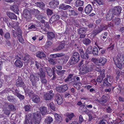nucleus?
<instances>
[{"label": "nucleus", "mask_w": 124, "mask_h": 124, "mask_svg": "<svg viewBox=\"0 0 124 124\" xmlns=\"http://www.w3.org/2000/svg\"><path fill=\"white\" fill-rule=\"evenodd\" d=\"M27 118H31L34 124H39L41 119V115L39 112L33 113V114H30L26 115Z\"/></svg>", "instance_id": "1"}, {"label": "nucleus", "mask_w": 124, "mask_h": 124, "mask_svg": "<svg viewBox=\"0 0 124 124\" xmlns=\"http://www.w3.org/2000/svg\"><path fill=\"white\" fill-rule=\"evenodd\" d=\"M115 15L118 16L120 14L122 10V8L120 6H116L114 8L110 9Z\"/></svg>", "instance_id": "2"}, {"label": "nucleus", "mask_w": 124, "mask_h": 124, "mask_svg": "<svg viewBox=\"0 0 124 124\" xmlns=\"http://www.w3.org/2000/svg\"><path fill=\"white\" fill-rule=\"evenodd\" d=\"M23 14L24 17L27 21H29L31 19L32 17L31 12L27 9H25L23 11Z\"/></svg>", "instance_id": "3"}, {"label": "nucleus", "mask_w": 124, "mask_h": 124, "mask_svg": "<svg viewBox=\"0 0 124 124\" xmlns=\"http://www.w3.org/2000/svg\"><path fill=\"white\" fill-rule=\"evenodd\" d=\"M30 80L33 86H36L37 82L39 80V76H35L33 74H31L30 76Z\"/></svg>", "instance_id": "4"}, {"label": "nucleus", "mask_w": 124, "mask_h": 124, "mask_svg": "<svg viewBox=\"0 0 124 124\" xmlns=\"http://www.w3.org/2000/svg\"><path fill=\"white\" fill-rule=\"evenodd\" d=\"M79 56L78 53L75 52L73 54V56L70 59V62H78L79 60Z\"/></svg>", "instance_id": "5"}, {"label": "nucleus", "mask_w": 124, "mask_h": 124, "mask_svg": "<svg viewBox=\"0 0 124 124\" xmlns=\"http://www.w3.org/2000/svg\"><path fill=\"white\" fill-rule=\"evenodd\" d=\"M110 78V76L108 74L106 75V77L103 80V85L107 88L108 86H110L112 85L111 84L109 83L108 82V79Z\"/></svg>", "instance_id": "6"}, {"label": "nucleus", "mask_w": 124, "mask_h": 124, "mask_svg": "<svg viewBox=\"0 0 124 124\" xmlns=\"http://www.w3.org/2000/svg\"><path fill=\"white\" fill-rule=\"evenodd\" d=\"M59 4V1L57 0H53L49 2L50 7L52 8H55Z\"/></svg>", "instance_id": "7"}, {"label": "nucleus", "mask_w": 124, "mask_h": 124, "mask_svg": "<svg viewBox=\"0 0 124 124\" xmlns=\"http://www.w3.org/2000/svg\"><path fill=\"white\" fill-rule=\"evenodd\" d=\"M25 85L24 82L23 81L22 78L20 77H18V78L16 81L17 86L23 87Z\"/></svg>", "instance_id": "8"}, {"label": "nucleus", "mask_w": 124, "mask_h": 124, "mask_svg": "<svg viewBox=\"0 0 124 124\" xmlns=\"http://www.w3.org/2000/svg\"><path fill=\"white\" fill-rule=\"evenodd\" d=\"M55 99L58 105L61 104L63 102V99L60 94L59 93H57L56 95Z\"/></svg>", "instance_id": "9"}, {"label": "nucleus", "mask_w": 124, "mask_h": 124, "mask_svg": "<svg viewBox=\"0 0 124 124\" xmlns=\"http://www.w3.org/2000/svg\"><path fill=\"white\" fill-rule=\"evenodd\" d=\"M60 18V17L57 14H54L53 15L49 20L50 23H52L55 21L58 20Z\"/></svg>", "instance_id": "10"}, {"label": "nucleus", "mask_w": 124, "mask_h": 124, "mask_svg": "<svg viewBox=\"0 0 124 124\" xmlns=\"http://www.w3.org/2000/svg\"><path fill=\"white\" fill-rule=\"evenodd\" d=\"M115 15L110 10L108 12L106 16V19L108 21L111 20L114 17Z\"/></svg>", "instance_id": "11"}, {"label": "nucleus", "mask_w": 124, "mask_h": 124, "mask_svg": "<svg viewBox=\"0 0 124 124\" xmlns=\"http://www.w3.org/2000/svg\"><path fill=\"white\" fill-rule=\"evenodd\" d=\"M92 10V7L90 4L87 5L85 8V13L87 14H89L91 13Z\"/></svg>", "instance_id": "12"}, {"label": "nucleus", "mask_w": 124, "mask_h": 124, "mask_svg": "<svg viewBox=\"0 0 124 124\" xmlns=\"http://www.w3.org/2000/svg\"><path fill=\"white\" fill-rule=\"evenodd\" d=\"M104 76V71H102L101 73L100 74V75L98 77L97 79H96V81L100 83H101Z\"/></svg>", "instance_id": "13"}, {"label": "nucleus", "mask_w": 124, "mask_h": 124, "mask_svg": "<svg viewBox=\"0 0 124 124\" xmlns=\"http://www.w3.org/2000/svg\"><path fill=\"white\" fill-rule=\"evenodd\" d=\"M81 70V73L82 74H84L87 73L89 71V69L86 66L85 64H84L82 68L80 69Z\"/></svg>", "instance_id": "14"}, {"label": "nucleus", "mask_w": 124, "mask_h": 124, "mask_svg": "<svg viewBox=\"0 0 124 124\" xmlns=\"http://www.w3.org/2000/svg\"><path fill=\"white\" fill-rule=\"evenodd\" d=\"M32 101L35 103H38L40 101V99L39 96L36 94L32 95Z\"/></svg>", "instance_id": "15"}, {"label": "nucleus", "mask_w": 124, "mask_h": 124, "mask_svg": "<svg viewBox=\"0 0 124 124\" xmlns=\"http://www.w3.org/2000/svg\"><path fill=\"white\" fill-rule=\"evenodd\" d=\"M46 72L47 75L49 77H51L53 74V72H52V69L49 67H44V68Z\"/></svg>", "instance_id": "16"}, {"label": "nucleus", "mask_w": 124, "mask_h": 124, "mask_svg": "<svg viewBox=\"0 0 124 124\" xmlns=\"http://www.w3.org/2000/svg\"><path fill=\"white\" fill-rule=\"evenodd\" d=\"M55 119L56 122L58 123L61 122L62 120V118L61 115L58 114H55L54 115Z\"/></svg>", "instance_id": "17"}, {"label": "nucleus", "mask_w": 124, "mask_h": 124, "mask_svg": "<svg viewBox=\"0 0 124 124\" xmlns=\"http://www.w3.org/2000/svg\"><path fill=\"white\" fill-rule=\"evenodd\" d=\"M19 34L18 35L17 39L19 42L23 44L24 43V39L22 38V32L21 30L18 31Z\"/></svg>", "instance_id": "18"}, {"label": "nucleus", "mask_w": 124, "mask_h": 124, "mask_svg": "<svg viewBox=\"0 0 124 124\" xmlns=\"http://www.w3.org/2000/svg\"><path fill=\"white\" fill-rule=\"evenodd\" d=\"M47 34L48 39H49V40H52L55 37V35L53 32L48 31Z\"/></svg>", "instance_id": "19"}, {"label": "nucleus", "mask_w": 124, "mask_h": 124, "mask_svg": "<svg viewBox=\"0 0 124 124\" xmlns=\"http://www.w3.org/2000/svg\"><path fill=\"white\" fill-rule=\"evenodd\" d=\"M7 99L10 102L15 103L16 102V98L13 96L11 95H8L7 96Z\"/></svg>", "instance_id": "20"}, {"label": "nucleus", "mask_w": 124, "mask_h": 124, "mask_svg": "<svg viewBox=\"0 0 124 124\" xmlns=\"http://www.w3.org/2000/svg\"><path fill=\"white\" fill-rule=\"evenodd\" d=\"M84 2L83 1L80 0H77L75 3V5L76 7L82 6L83 5Z\"/></svg>", "instance_id": "21"}, {"label": "nucleus", "mask_w": 124, "mask_h": 124, "mask_svg": "<svg viewBox=\"0 0 124 124\" xmlns=\"http://www.w3.org/2000/svg\"><path fill=\"white\" fill-rule=\"evenodd\" d=\"M101 32L100 28L99 26H98V28L96 29H94L93 32H92V34H93V36H95L97 34Z\"/></svg>", "instance_id": "22"}, {"label": "nucleus", "mask_w": 124, "mask_h": 124, "mask_svg": "<svg viewBox=\"0 0 124 124\" xmlns=\"http://www.w3.org/2000/svg\"><path fill=\"white\" fill-rule=\"evenodd\" d=\"M10 8L12 10L16 13L18 14V11H19L18 6L17 5H14L10 7Z\"/></svg>", "instance_id": "23"}, {"label": "nucleus", "mask_w": 124, "mask_h": 124, "mask_svg": "<svg viewBox=\"0 0 124 124\" xmlns=\"http://www.w3.org/2000/svg\"><path fill=\"white\" fill-rule=\"evenodd\" d=\"M8 16L11 19L16 20L17 17L14 14L10 12H8L7 13Z\"/></svg>", "instance_id": "24"}, {"label": "nucleus", "mask_w": 124, "mask_h": 124, "mask_svg": "<svg viewBox=\"0 0 124 124\" xmlns=\"http://www.w3.org/2000/svg\"><path fill=\"white\" fill-rule=\"evenodd\" d=\"M54 96L53 94H50L49 93H46L44 95L45 99L46 100H49L53 98Z\"/></svg>", "instance_id": "25"}, {"label": "nucleus", "mask_w": 124, "mask_h": 124, "mask_svg": "<svg viewBox=\"0 0 124 124\" xmlns=\"http://www.w3.org/2000/svg\"><path fill=\"white\" fill-rule=\"evenodd\" d=\"M71 7L69 5H65L62 4L60 5L59 8L64 10H65L69 8H71Z\"/></svg>", "instance_id": "26"}, {"label": "nucleus", "mask_w": 124, "mask_h": 124, "mask_svg": "<svg viewBox=\"0 0 124 124\" xmlns=\"http://www.w3.org/2000/svg\"><path fill=\"white\" fill-rule=\"evenodd\" d=\"M69 12L70 16H74L78 15V14L77 11L74 10H69Z\"/></svg>", "instance_id": "27"}, {"label": "nucleus", "mask_w": 124, "mask_h": 124, "mask_svg": "<svg viewBox=\"0 0 124 124\" xmlns=\"http://www.w3.org/2000/svg\"><path fill=\"white\" fill-rule=\"evenodd\" d=\"M36 56L40 59L42 58L45 57L46 55L43 52H38L36 55Z\"/></svg>", "instance_id": "28"}, {"label": "nucleus", "mask_w": 124, "mask_h": 124, "mask_svg": "<svg viewBox=\"0 0 124 124\" xmlns=\"http://www.w3.org/2000/svg\"><path fill=\"white\" fill-rule=\"evenodd\" d=\"M39 71L38 73V74L39 78L46 76L45 72L43 71L42 68H40Z\"/></svg>", "instance_id": "29"}, {"label": "nucleus", "mask_w": 124, "mask_h": 124, "mask_svg": "<svg viewBox=\"0 0 124 124\" xmlns=\"http://www.w3.org/2000/svg\"><path fill=\"white\" fill-rule=\"evenodd\" d=\"M65 46V44L64 43H62L60 44L57 48H54V50L55 51H58L60 50L64 47Z\"/></svg>", "instance_id": "30"}, {"label": "nucleus", "mask_w": 124, "mask_h": 124, "mask_svg": "<svg viewBox=\"0 0 124 124\" xmlns=\"http://www.w3.org/2000/svg\"><path fill=\"white\" fill-rule=\"evenodd\" d=\"M112 22H114L115 25H118L120 23L121 21L119 18L117 17L113 19L112 21Z\"/></svg>", "instance_id": "31"}, {"label": "nucleus", "mask_w": 124, "mask_h": 124, "mask_svg": "<svg viewBox=\"0 0 124 124\" xmlns=\"http://www.w3.org/2000/svg\"><path fill=\"white\" fill-rule=\"evenodd\" d=\"M34 123L31 118H27L26 116V119L24 124H34Z\"/></svg>", "instance_id": "32"}, {"label": "nucleus", "mask_w": 124, "mask_h": 124, "mask_svg": "<svg viewBox=\"0 0 124 124\" xmlns=\"http://www.w3.org/2000/svg\"><path fill=\"white\" fill-rule=\"evenodd\" d=\"M40 111L42 116H43L46 113V108L45 107H41L40 108Z\"/></svg>", "instance_id": "33"}, {"label": "nucleus", "mask_w": 124, "mask_h": 124, "mask_svg": "<svg viewBox=\"0 0 124 124\" xmlns=\"http://www.w3.org/2000/svg\"><path fill=\"white\" fill-rule=\"evenodd\" d=\"M86 31V29L84 28H81L78 30V34H85Z\"/></svg>", "instance_id": "34"}, {"label": "nucleus", "mask_w": 124, "mask_h": 124, "mask_svg": "<svg viewBox=\"0 0 124 124\" xmlns=\"http://www.w3.org/2000/svg\"><path fill=\"white\" fill-rule=\"evenodd\" d=\"M35 28V25L33 24H30L28 25V27L26 28V30L30 31Z\"/></svg>", "instance_id": "35"}, {"label": "nucleus", "mask_w": 124, "mask_h": 124, "mask_svg": "<svg viewBox=\"0 0 124 124\" xmlns=\"http://www.w3.org/2000/svg\"><path fill=\"white\" fill-rule=\"evenodd\" d=\"M41 82L42 84H46L47 83V80L46 78V76L40 78Z\"/></svg>", "instance_id": "36"}, {"label": "nucleus", "mask_w": 124, "mask_h": 124, "mask_svg": "<svg viewBox=\"0 0 124 124\" xmlns=\"http://www.w3.org/2000/svg\"><path fill=\"white\" fill-rule=\"evenodd\" d=\"M92 53L94 56L98 55V48L95 47H94L93 49Z\"/></svg>", "instance_id": "37"}, {"label": "nucleus", "mask_w": 124, "mask_h": 124, "mask_svg": "<svg viewBox=\"0 0 124 124\" xmlns=\"http://www.w3.org/2000/svg\"><path fill=\"white\" fill-rule=\"evenodd\" d=\"M83 43L86 45H88L91 43L90 40L88 38H85L83 40Z\"/></svg>", "instance_id": "38"}, {"label": "nucleus", "mask_w": 124, "mask_h": 124, "mask_svg": "<svg viewBox=\"0 0 124 124\" xmlns=\"http://www.w3.org/2000/svg\"><path fill=\"white\" fill-rule=\"evenodd\" d=\"M117 67L119 69H121L124 66V62H114Z\"/></svg>", "instance_id": "39"}, {"label": "nucleus", "mask_w": 124, "mask_h": 124, "mask_svg": "<svg viewBox=\"0 0 124 124\" xmlns=\"http://www.w3.org/2000/svg\"><path fill=\"white\" fill-rule=\"evenodd\" d=\"M81 57L82 58H83L84 59H87V60L85 61L84 60H83L82 61H85L86 62L87 61V60H89V56L88 54L85 53V55H81Z\"/></svg>", "instance_id": "40"}, {"label": "nucleus", "mask_w": 124, "mask_h": 124, "mask_svg": "<svg viewBox=\"0 0 124 124\" xmlns=\"http://www.w3.org/2000/svg\"><path fill=\"white\" fill-rule=\"evenodd\" d=\"M71 81V82H70V83L71 84H70V85H74V86L75 87H76V86L77 85H78L79 87H80L79 86V84H81V83L80 82L79 83L78 82H76L75 80H74L73 81Z\"/></svg>", "instance_id": "41"}, {"label": "nucleus", "mask_w": 124, "mask_h": 124, "mask_svg": "<svg viewBox=\"0 0 124 124\" xmlns=\"http://www.w3.org/2000/svg\"><path fill=\"white\" fill-rule=\"evenodd\" d=\"M38 7L40 8H43L45 6V4L42 2H37L35 3Z\"/></svg>", "instance_id": "42"}, {"label": "nucleus", "mask_w": 124, "mask_h": 124, "mask_svg": "<svg viewBox=\"0 0 124 124\" xmlns=\"http://www.w3.org/2000/svg\"><path fill=\"white\" fill-rule=\"evenodd\" d=\"M53 121L52 118L51 117H49L45 119V122L47 124H50Z\"/></svg>", "instance_id": "43"}, {"label": "nucleus", "mask_w": 124, "mask_h": 124, "mask_svg": "<svg viewBox=\"0 0 124 124\" xmlns=\"http://www.w3.org/2000/svg\"><path fill=\"white\" fill-rule=\"evenodd\" d=\"M56 71L57 72V74L59 76H61L65 72L66 70H59L55 69Z\"/></svg>", "instance_id": "44"}, {"label": "nucleus", "mask_w": 124, "mask_h": 124, "mask_svg": "<svg viewBox=\"0 0 124 124\" xmlns=\"http://www.w3.org/2000/svg\"><path fill=\"white\" fill-rule=\"evenodd\" d=\"M20 30H17V31L16 32V31L13 30L12 31V33L13 35L14 38H16V37L18 36V35L19 32L18 31Z\"/></svg>", "instance_id": "45"}, {"label": "nucleus", "mask_w": 124, "mask_h": 124, "mask_svg": "<svg viewBox=\"0 0 124 124\" xmlns=\"http://www.w3.org/2000/svg\"><path fill=\"white\" fill-rule=\"evenodd\" d=\"M62 87V90L63 93H64L68 89V87L67 84L63 85H61Z\"/></svg>", "instance_id": "46"}, {"label": "nucleus", "mask_w": 124, "mask_h": 124, "mask_svg": "<svg viewBox=\"0 0 124 124\" xmlns=\"http://www.w3.org/2000/svg\"><path fill=\"white\" fill-rule=\"evenodd\" d=\"M5 38L6 39H9L11 38L10 35V33L8 32L5 33L4 36Z\"/></svg>", "instance_id": "47"}, {"label": "nucleus", "mask_w": 124, "mask_h": 124, "mask_svg": "<svg viewBox=\"0 0 124 124\" xmlns=\"http://www.w3.org/2000/svg\"><path fill=\"white\" fill-rule=\"evenodd\" d=\"M11 91L14 95L16 96L17 97L20 94L19 93V90L17 89L14 90V91L11 90Z\"/></svg>", "instance_id": "48"}, {"label": "nucleus", "mask_w": 124, "mask_h": 124, "mask_svg": "<svg viewBox=\"0 0 124 124\" xmlns=\"http://www.w3.org/2000/svg\"><path fill=\"white\" fill-rule=\"evenodd\" d=\"M95 3H96L99 5H103L104 4V1L103 0H94Z\"/></svg>", "instance_id": "49"}, {"label": "nucleus", "mask_w": 124, "mask_h": 124, "mask_svg": "<svg viewBox=\"0 0 124 124\" xmlns=\"http://www.w3.org/2000/svg\"><path fill=\"white\" fill-rule=\"evenodd\" d=\"M45 27L46 28L45 29L44 28V27H43L44 30L45 32L48 31L49 28V25L48 23L47 22H46L45 23Z\"/></svg>", "instance_id": "50"}, {"label": "nucleus", "mask_w": 124, "mask_h": 124, "mask_svg": "<svg viewBox=\"0 0 124 124\" xmlns=\"http://www.w3.org/2000/svg\"><path fill=\"white\" fill-rule=\"evenodd\" d=\"M35 17L39 20H40L42 18L45 19L46 18V17L45 16H43L41 14L39 15H36Z\"/></svg>", "instance_id": "51"}, {"label": "nucleus", "mask_w": 124, "mask_h": 124, "mask_svg": "<svg viewBox=\"0 0 124 124\" xmlns=\"http://www.w3.org/2000/svg\"><path fill=\"white\" fill-rule=\"evenodd\" d=\"M56 90L58 92L62 93L63 92L62 89V87L61 85L59 86H57L56 88Z\"/></svg>", "instance_id": "52"}, {"label": "nucleus", "mask_w": 124, "mask_h": 124, "mask_svg": "<svg viewBox=\"0 0 124 124\" xmlns=\"http://www.w3.org/2000/svg\"><path fill=\"white\" fill-rule=\"evenodd\" d=\"M31 108V106L29 105H26L24 107V108L26 112H29L30 111Z\"/></svg>", "instance_id": "53"}, {"label": "nucleus", "mask_w": 124, "mask_h": 124, "mask_svg": "<svg viewBox=\"0 0 124 124\" xmlns=\"http://www.w3.org/2000/svg\"><path fill=\"white\" fill-rule=\"evenodd\" d=\"M19 23L17 22H16L14 23L12 26L13 28L15 30H18V27L19 26Z\"/></svg>", "instance_id": "54"}, {"label": "nucleus", "mask_w": 124, "mask_h": 124, "mask_svg": "<svg viewBox=\"0 0 124 124\" xmlns=\"http://www.w3.org/2000/svg\"><path fill=\"white\" fill-rule=\"evenodd\" d=\"M51 109L54 111H55V105L53 102H51L49 104Z\"/></svg>", "instance_id": "55"}, {"label": "nucleus", "mask_w": 124, "mask_h": 124, "mask_svg": "<svg viewBox=\"0 0 124 124\" xmlns=\"http://www.w3.org/2000/svg\"><path fill=\"white\" fill-rule=\"evenodd\" d=\"M52 70L53 71V77L52 78V80H54L56 78V75L54 73V72L56 71L55 70V68H52Z\"/></svg>", "instance_id": "56"}, {"label": "nucleus", "mask_w": 124, "mask_h": 124, "mask_svg": "<svg viewBox=\"0 0 124 124\" xmlns=\"http://www.w3.org/2000/svg\"><path fill=\"white\" fill-rule=\"evenodd\" d=\"M8 108H9L11 111L15 110L16 109L14 105L11 104H10V105H8Z\"/></svg>", "instance_id": "57"}, {"label": "nucleus", "mask_w": 124, "mask_h": 124, "mask_svg": "<svg viewBox=\"0 0 124 124\" xmlns=\"http://www.w3.org/2000/svg\"><path fill=\"white\" fill-rule=\"evenodd\" d=\"M92 48L91 47H89L88 48L86 49L85 51V53L88 54H90L92 53L91 52Z\"/></svg>", "instance_id": "58"}, {"label": "nucleus", "mask_w": 124, "mask_h": 124, "mask_svg": "<svg viewBox=\"0 0 124 124\" xmlns=\"http://www.w3.org/2000/svg\"><path fill=\"white\" fill-rule=\"evenodd\" d=\"M64 55V54H53L52 55L53 57L54 58L62 57Z\"/></svg>", "instance_id": "59"}, {"label": "nucleus", "mask_w": 124, "mask_h": 124, "mask_svg": "<svg viewBox=\"0 0 124 124\" xmlns=\"http://www.w3.org/2000/svg\"><path fill=\"white\" fill-rule=\"evenodd\" d=\"M74 116V114L73 113L71 114H68L66 115V116L68 117L70 120Z\"/></svg>", "instance_id": "60"}, {"label": "nucleus", "mask_w": 124, "mask_h": 124, "mask_svg": "<svg viewBox=\"0 0 124 124\" xmlns=\"http://www.w3.org/2000/svg\"><path fill=\"white\" fill-rule=\"evenodd\" d=\"M15 65L19 68L22 67L23 65V62H15Z\"/></svg>", "instance_id": "61"}, {"label": "nucleus", "mask_w": 124, "mask_h": 124, "mask_svg": "<svg viewBox=\"0 0 124 124\" xmlns=\"http://www.w3.org/2000/svg\"><path fill=\"white\" fill-rule=\"evenodd\" d=\"M101 30L102 31L103 30L107 29H108V27L107 26L102 25L99 26Z\"/></svg>", "instance_id": "62"}, {"label": "nucleus", "mask_w": 124, "mask_h": 124, "mask_svg": "<svg viewBox=\"0 0 124 124\" xmlns=\"http://www.w3.org/2000/svg\"><path fill=\"white\" fill-rule=\"evenodd\" d=\"M108 87H109L108 89H105L104 91L105 92H110L111 91L112 88H113V89H114V87L112 86V85H111V86H108Z\"/></svg>", "instance_id": "63"}, {"label": "nucleus", "mask_w": 124, "mask_h": 124, "mask_svg": "<svg viewBox=\"0 0 124 124\" xmlns=\"http://www.w3.org/2000/svg\"><path fill=\"white\" fill-rule=\"evenodd\" d=\"M17 97H18L20 100H24L25 98L24 96V95H22L20 94Z\"/></svg>", "instance_id": "64"}]
</instances>
